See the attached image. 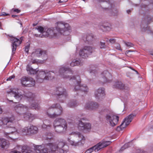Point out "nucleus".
Here are the masks:
<instances>
[{
  "label": "nucleus",
  "instance_id": "obj_1",
  "mask_svg": "<svg viewBox=\"0 0 153 153\" xmlns=\"http://www.w3.org/2000/svg\"><path fill=\"white\" fill-rule=\"evenodd\" d=\"M71 135L72 137L69 136L67 138L69 144L71 146H76L84 143L85 138L80 133H72Z\"/></svg>",
  "mask_w": 153,
  "mask_h": 153
},
{
  "label": "nucleus",
  "instance_id": "obj_2",
  "mask_svg": "<svg viewBox=\"0 0 153 153\" xmlns=\"http://www.w3.org/2000/svg\"><path fill=\"white\" fill-rule=\"evenodd\" d=\"M53 126L56 132L62 133L65 131L67 128L66 120L62 118H58L53 122Z\"/></svg>",
  "mask_w": 153,
  "mask_h": 153
},
{
  "label": "nucleus",
  "instance_id": "obj_3",
  "mask_svg": "<svg viewBox=\"0 0 153 153\" xmlns=\"http://www.w3.org/2000/svg\"><path fill=\"white\" fill-rule=\"evenodd\" d=\"M99 2H105L104 4L106 5L105 7H104L105 10H106L109 15L110 16H116L117 13L118 11L114 8V4L112 3L111 0H98Z\"/></svg>",
  "mask_w": 153,
  "mask_h": 153
},
{
  "label": "nucleus",
  "instance_id": "obj_4",
  "mask_svg": "<svg viewBox=\"0 0 153 153\" xmlns=\"http://www.w3.org/2000/svg\"><path fill=\"white\" fill-rule=\"evenodd\" d=\"M48 72H51V74H49V76L51 77L49 78V79L53 78L54 74L57 75H59L63 78H69L71 76L70 74L72 73L69 71V69L68 68H65L64 66L61 67L59 69L58 73H54L52 71H48Z\"/></svg>",
  "mask_w": 153,
  "mask_h": 153
},
{
  "label": "nucleus",
  "instance_id": "obj_5",
  "mask_svg": "<svg viewBox=\"0 0 153 153\" xmlns=\"http://www.w3.org/2000/svg\"><path fill=\"white\" fill-rule=\"evenodd\" d=\"M70 80L74 82L75 85L74 90L75 91L80 90L85 92H87L88 91V88L86 85H80V77L79 76H73V78H71Z\"/></svg>",
  "mask_w": 153,
  "mask_h": 153
},
{
  "label": "nucleus",
  "instance_id": "obj_6",
  "mask_svg": "<svg viewBox=\"0 0 153 153\" xmlns=\"http://www.w3.org/2000/svg\"><path fill=\"white\" fill-rule=\"evenodd\" d=\"M70 28L69 25L67 23L61 22H57L56 29L59 33L63 35H67L70 33Z\"/></svg>",
  "mask_w": 153,
  "mask_h": 153
},
{
  "label": "nucleus",
  "instance_id": "obj_7",
  "mask_svg": "<svg viewBox=\"0 0 153 153\" xmlns=\"http://www.w3.org/2000/svg\"><path fill=\"white\" fill-rule=\"evenodd\" d=\"M111 143V142L110 141L102 140L94 146L88 149L85 153H91L93 150L95 152H97L100 149L107 146Z\"/></svg>",
  "mask_w": 153,
  "mask_h": 153
},
{
  "label": "nucleus",
  "instance_id": "obj_8",
  "mask_svg": "<svg viewBox=\"0 0 153 153\" xmlns=\"http://www.w3.org/2000/svg\"><path fill=\"white\" fill-rule=\"evenodd\" d=\"M106 114L105 119L107 123L111 126H115L118 123L119 117L118 116L115 115L111 111Z\"/></svg>",
  "mask_w": 153,
  "mask_h": 153
},
{
  "label": "nucleus",
  "instance_id": "obj_9",
  "mask_svg": "<svg viewBox=\"0 0 153 153\" xmlns=\"http://www.w3.org/2000/svg\"><path fill=\"white\" fill-rule=\"evenodd\" d=\"M94 48L91 46H84L80 50L79 55L82 58H86L94 51Z\"/></svg>",
  "mask_w": 153,
  "mask_h": 153
},
{
  "label": "nucleus",
  "instance_id": "obj_10",
  "mask_svg": "<svg viewBox=\"0 0 153 153\" xmlns=\"http://www.w3.org/2000/svg\"><path fill=\"white\" fill-rule=\"evenodd\" d=\"M37 74L38 75L36 77V81L39 83L43 82L44 80H49V78L51 77L49 76V74H51V72H48L47 70L38 71Z\"/></svg>",
  "mask_w": 153,
  "mask_h": 153
},
{
  "label": "nucleus",
  "instance_id": "obj_11",
  "mask_svg": "<svg viewBox=\"0 0 153 153\" xmlns=\"http://www.w3.org/2000/svg\"><path fill=\"white\" fill-rule=\"evenodd\" d=\"M78 117L79 119L78 120L79 123L78 128L79 129L83 130L84 129H89L91 128V125L88 123L84 122L85 121L88 120V119L85 117L81 118V115H79Z\"/></svg>",
  "mask_w": 153,
  "mask_h": 153
},
{
  "label": "nucleus",
  "instance_id": "obj_12",
  "mask_svg": "<svg viewBox=\"0 0 153 153\" xmlns=\"http://www.w3.org/2000/svg\"><path fill=\"white\" fill-rule=\"evenodd\" d=\"M8 96H13L18 101H20L23 98H26V97L24 95L21 94L17 88H13L10 89L9 91L7 92Z\"/></svg>",
  "mask_w": 153,
  "mask_h": 153
},
{
  "label": "nucleus",
  "instance_id": "obj_13",
  "mask_svg": "<svg viewBox=\"0 0 153 153\" xmlns=\"http://www.w3.org/2000/svg\"><path fill=\"white\" fill-rule=\"evenodd\" d=\"M135 116V114H131L126 117L121 125L117 127V130L120 131L125 128L129 124Z\"/></svg>",
  "mask_w": 153,
  "mask_h": 153
},
{
  "label": "nucleus",
  "instance_id": "obj_14",
  "mask_svg": "<svg viewBox=\"0 0 153 153\" xmlns=\"http://www.w3.org/2000/svg\"><path fill=\"white\" fill-rule=\"evenodd\" d=\"M9 39L12 43L11 47H12V54H13L15 53L17 47L21 43L23 39L22 37H21L19 39L13 36H10Z\"/></svg>",
  "mask_w": 153,
  "mask_h": 153
},
{
  "label": "nucleus",
  "instance_id": "obj_15",
  "mask_svg": "<svg viewBox=\"0 0 153 153\" xmlns=\"http://www.w3.org/2000/svg\"><path fill=\"white\" fill-rule=\"evenodd\" d=\"M38 131V128L33 125L25 127L21 129V133L27 135L35 134L37 133Z\"/></svg>",
  "mask_w": 153,
  "mask_h": 153
},
{
  "label": "nucleus",
  "instance_id": "obj_16",
  "mask_svg": "<svg viewBox=\"0 0 153 153\" xmlns=\"http://www.w3.org/2000/svg\"><path fill=\"white\" fill-rule=\"evenodd\" d=\"M56 144L58 146V151L61 153H66L68 151V147L65 145L66 142L63 139H61L57 141Z\"/></svg>",
  "mask_w": 153,
  "mask_h": 153
},
{
  "label": "nucleus",
  "instance_id": "obj_17",
  "mask_svg": "<svg viewBox=\"0 0 153 153\" xmlns=\"http://www.w3.org/2000/svg\"><path fill=\"white\" fill-rule=\"evenodd\" d=\"M105 89L104 88H100L95 92V96L97 100H101L105 96Z\"/></svg>",
  "mask_w": 153,
  "mask_h": 153
},
{
  "label": "nucleus",
  "instance_id": "obj_18",
  "mask_svg": "<svg viewBox=\"0 0 153 153\" xmlns=\"http://www.w3.org/2000/svg\"><path fill=\"white\" fill-rule=\"evenodd\" d=\"M54 94L58 97L62 96L65 97L67 93L66 90L63 87H60L57 88L54 91Z\"/></svg>",
  "mask_w": 153,
  "mask_h": 153
},
{
  "label": "nucleus",
  "instance_id": "obj_19",
  "mask_svg": "<svg viewBox=\"0 0 153 153\" xmlns=\"http://www.w3.org/2000/svg\"><path fill=\"white\" fill-rule=\"evenodd\" d=\"M53 108H54V118L62 114V108L59 104L53 105Z\"/></svg>",
  "mask_w": 153,
  "mask_h": 153
},
{
  "label": "nucleus",
  "instance_id": "obj_20",
  "mask_svg": "<svg viewBox=\"0 0 153 153\" xmlns=\"http://www.w3.org/2000/svg\"><path fill=\"white\" fill-rule=\"evenodd\" d=\"M46 147L49 152H54L56 150L58 151V146L56 142L49 143L46 145Z\"/></svg>",
  "mask_w": 153,
  "mask_h": 153
},
{
  "label": "nucleus",
  "instance_id": "obj_21",
  "mask_svg": "<svg viewBox=\"0 0 153 153\" xmlns=\"http://www.w3.org/2000/svg\"><path fill=\"white\" fill-rule=\"evenodd\" d=\"M14 106V109L18 113H19V111H26L28 110V108L27 106L21 104H16Z\"/></svg>",
  "mask_w": 153,
  "mask_h": 153
},
{
  "label": "nucleus",
  "instance_id": "obj_22",
  "mask_svg": "<svg viewBox=\"0 0 153 153\" xmlns=\"http://www.w3.org/2000/svg\"><path fill=\"white\" fill-rule=\"evenodd\" d=\"M34 97V95L32 94L31 97L27 98H29L28 100L30 102L32 101V103L30 105L31 108L33 109L38 110L40 108V107L39 104L35 101Z\"/></svg>",
  "mask_w": 153,
  "mask_h": 153
},
{
  "label": "nucleus",
  "instance_id": "obj_23",
  "mask_svg": "<svg viewBox=\"0 0 153 153\" xmlns=\"http://www.w3.org/2000/svg\"><path fill=\"white\" fill-rule=\"evenodd\" d=\"M32 57L36 56L39 57L41 56H46V52L45 51L41 50L40 49H37L33 52L31 54Z\"/></svg>",
  "mask_w": 153,
  "mask_h": 153
},
{
  "label": "nucleus",
  "instance_id": "obj_24",
  "mask_svg": "<svg viewBox=\"0 0 153 153\" xmlns=\"http://www.w3.org/2000/svg\"><path fill=\"white\" fill-rule=\"evenodd\" d=\"M35 151L36 153H48V150L46 147H44L41 146H38L36 147Z\"/></svg>",
  "mask_w": 153,
  "mask_h": 153
},
{
  "label": "nucleus",
  "instance_id": "obj_25",
  "mask_svg": "<svg viewBox=\"0 0 153 153\" xmlns=\"http://www.w3.org/2000/svg\"><path fill=\"white\" fill-rule=\"evenodd\" d=\"M101 76L102 77L103 81L104 83L110 82L108 79V77L110 78L111 76L107 71H104L101 74Z\"/></svg>",
  "mask_w": 153,
  "mask_h": 153
},
{
  "label": "nucleus",
  "instance_id": "obj_26",
  "mask_svg": "<svg viewBox=\"0 0 153 153\" xmlns=\"http://www.w3.org/2000/svg\"><path fill=\"white\" fill-rule=\"evenodd\" d=\"M45 33L43 35V37H48L49 36H55V33L53 31V28H46L45 29Z\"/></svg>",
  "mask_w": 153,
  "mask_h": 153
},
{
  "label": "nucleus",
  "instance_id": "obj_27",
  "mask_svg": "<svg viewBox=\"0 0 153 153\" xmlns=\"http://www.w3.org/2000/svg\"><path fill=\"white\" fill-rule=\"evenodd\" d=\"M9 143L5 139L0 138V148L2 149H7L9 146Z\"/></svg>",
  "mask_w": 153,
  "mask_h": 153
},
{
  "label": "nucleus",
  "instance_id": "obj_28",
  "mask_svg": "<svg viewBox=\"0 0 153 153\" xmlns=\"http://www.w3.org/2000/svg\"><path fill=\"white\" fill-rule=\"evenodd\" d=\"M35 30H38V32H39L41 33H42V35H38L37 34H35V36L37 37H43V35H44V33H45V29L43 27L41 26H39L37 27H36L35 28Z\"/></svg>",
  "mask_w": 153,
  "mask_h": 153
},
{
  "label": "nucleus",
  "instance_id": "obj_29",
  "mask_svg": "<svg viewBox=\"0 0 153 153\" xmlns=\"http://www.w3.org/2000/svg\"><path fill=\"white\" fill-rule=\"evenodd\" d=\"M54 112V108H53L52 105L47 110V114L49 117L53 118Z\"/></svg>",
  "mask_w": 153,
  "mask_h": 153
},
{
  "label": "nucleus",
  "instance_id": "obj_30",
  "mask_svg": "<svg viewBox=\"0 0 153 153\" xmlns=\"http://www.w3.org/2000/svg\"><path fill=\"white\" fill-rule=\"evenodd\" d=\"M113 87L114 88L122 89L124 88V85L121 82L116 81L114 83Z\"/></svg>",
  "mask_w": 153,
  "mask_h": 153
},
{
  "label": "nucleus",
  "instance_id": "obj_31",
  "mask_svg": "<svg viewBox=\"0 0 153 153\" xmlns=\"http://www.w3.org/2000/svg\"><path fill=\"white\" fill-rule=\"evenodd\" d=\"M7 131H8V132L7 133L9 134H12L13 133L16 132V133L19 134L20 133H21V131H18V130H17L14 127H9L7 129Z\"/></svg>",
  "mask_w": 153,
  "mask_h": 153
},
{
  "label": "nucleus",
  "instance_id": "obj_32",
  "mask_svg": "<svg viewBox=\"0 0 153 153\" xmlns=\"http://www.w3.org/2000/svg\"><path fill=\"white\" fill-rule=\"evenodd\" d=\"M27 82L26 87H33L35 85V80L31 78L28 77V80Z\"/></svg>",
  "mask_w": 153,
  "mask_h": 153
},
{
  "label": "nucleus",
  "instance_id": "obj_33",
  "mask_svg": "<svg viewBox=\"0 0 153 153\" xmlns=\"http://www.w3.org/2000/svg\"><path fill=\"white\" fill-rule=\"evenodd\" d=\"M27 70L28 71H29V73L30 74H34L37 73L38 71L36 69H33L32 67H30L29 65L27 66Z\"/></svg>",
  "mask_w": 153,
  "mask_h": 153
},
{
  "label": "nucleus",
  "instance_id": "obj_34",
  "mask_svg": "<svg viewBox=\"0 0 153 153\" xmlns=\"http://www.w3.org/2000/svg\"><path fill=\"white\" fill-rule=\"evenodd\" d=\"M7 117L3 118L1 120H0V126L2 128L5 127V125H7Z\"/></svg>",
  "mask_w": 153,
  "mask_h": 153
},
{
  "label": "nucleus",
  "instance_id": "obj_35",
  "mask_svg": "<svg viewBox=\"0 0 153 153\" xmlns=\"http://www.w3.org/2000/svg\"><path fill=\"white\" fill-rule=\"evenodd\" d=\"M51 125L49 120H45L43 124L42 125V127L44 128H47V127H51Z\"/></svg>",
  "mask_w": 153,
  "mask_h": 153
},
{
  "label": "nucleus",
  "instance_id": "obj_36",
  "mask_svg": "<svg viewBox=\"0 0 153 153\" xmlns=\"http://www.w3.org/2000/svg\"><path fill=\"white\" fill-rule=\"evenodd\" d=\"M28 78V77H23L21 79V83L23 85L25 86H26V83H27Z\"/></svg>",
  "mask_w": 153,
  "mask_h": 153
},
{
  "label": "nucleus",
  "instance_id": "obj_37",
  "mask_svg": "<svg viewBox=\"0 0 153 153\" xmlns=\"http://www.w3.org/2000/svg\"><path fill=\"white\" fill-rule=\"evenodd\" d=\"M93 38V35L92 34H88L86 36L85 39H83V40L85 41H90L92 40Z\"/></svg>",
  "mask_w": 153,
  "mask_h": 153
},
{
  "label": "nucleus",
  "instance_id": "obj_38",
  "mask_svg": "<svg viewBox=\"0 0 153 153\" xmlns=\"http://www.w3.org/2000/svg\"><path fill=\"white\" fill-rule=\"evenodd\" d=\"M94 104V102L90 101L87 102L85 105V108L86 109L90 110V107L91 108Z\"/></svg>",
  "mask_w": 153,
  "mask_h": 153
},
{
  "label": "nucleus",
  "instance_id": "obj_39",
  "mask_svg": "<svg viewBox=\"0 0 153 153\" xmlns=\"http://www.w3.org/2000/svg\"><path fill=\"white\" fill-rule=\"evenodd\" d=\"M27 117V119L29 118L28 120L30 121H31L35 119L37 117V115L33 114H29V117Z\"/></svg>",
  "mask_w": 153,
  "mask_h": 153
},
{
  "label": "nucleus",
  "instance_id": "obj_40",
  "mask_svg": "<svg viewBox=\"0 0 153 153\" xmlns=\"http://www.w3.org/2000/svg\"><path fill=\"white\" fill-rule=\"evenodd\" d=\"M77 105L78 103L76 101L70 102L68 105V107L71 108L74 107Z\"/></svg>",
  "mask_w": 153,
  "mask_h": 153
},
{
  "label": "nucleus",
  "instance_id": "obj_41",
  "mask_svg": "<svg viewBox=\"0 0 153 153\" xmlns=\"http://www.w3.org/2000/svg\"><path fill=\"white\" fill-rule=\"evenodd\" d=\"M34 150L33 149L27 147L24 152L26 153H34Z\"/></svg>",
  "mask_w": 153,
  "mask_h": 153
},
{
  "label": "nucleus",
  "instance_id": "obj_42",
  "mask_svg": "<svg viewBox=\"0 0 153 153\" xmlns=\"http://www.w3.org/2000/svg\"><path fill=\"white\" fill-rule=\"evenodd\" d=\"M130 146L129 143H128L125 144L123 146H122L120 149L119 150V152H121L123 151L124 149L127 148Z\"/></svg>",
  "mask_w": 153,
  "mask_h": 153
},
{
  "label": "nucleus",
  "instance_id": "obj_43",
  "mask_svg": "<svg viewBox=\"0 0 153 153\" xmlns=\"http://www.w3.org/2000/svg\"><path fill=\"white\" fill-rule=\"evenodd\" d=\"M98 107V104L97 103L94 102V104L91 108L90 107V110L95 109L97 108Z\"/></svg>",
  "mask_w": 153,
  "mask_h": 153
},
{
  "label": "nucleus",
  "instance_id": "obj_44",
  "mask_svg": "<svg viewBox=\"0 0 153 153\" xmlns=\"http://www.w3.org/2000/svg\"><path fill=\"white\" fill-rule=\"evenodd\" d=\"M101 28L104 31H109L110 29V28L109 27L104 25L102 26Z\"/></svg>",
  "mask_w": 153,
  "mask_h": 153
},
{
  "label": "nucleus",
  "instance_id": "obj_45",
  "mask_svg": "<svg viewBox=\"0 0 153 153\" xmlns=\"http://www.w3.org/2000/svg\"><path fill=\"white\" fill-rule=\"evenodd\" d=\"M7 118V125H8V123H12L13 121L14 120H15V118H14V117L13 116H12L10 118Z\"/></svg>",
  "mask_w": 153,
  "mask_h": 153
},
{
  "label": "nucleus",
  "instance_id": "obj_46",
  "mask_svg": "<svg viewBox=\"0 0 153 153\" xmlns=\"http://www.w3.org/2000/svg\"><path fill=\"white\" fill-rule=\"evenodd\" d=\"M76 66H81L82 65V62L79 59H75Z\"/></svg>",
  "mask_w": 153,
  "mask_h": 153
},
{
  "label": "nucleus",
  "instance_id": "obj_47",
  "mask_svg": "<svg viewBox=\"0 0 153 153\" xmlns=\"http://www.w3.org/2000/svg\"><path fill=\"white\" fill-rule=\"evenodd\" d=\"M29 113H26L22 114L21 116H23V117L25 119L27 120H28L29 118L27 119V117H29Z\"/></svg>",
  "mask_w": 153,
  "mask_h": 153
},
{
  "label": "nucleus",
  "instance_id": "obj_48",
  "mask_svg": "<svg viewBox=\"0 0 153 153\" xmlns=\"http://www.w3.org/2000/svg\"><path fill=\"white\" fill-rule=\"evenodd\" d=\"M124 43L127 46L129 47H132L133 46V44L131 42H125Z\"/></svg>",
  "mask_w": 153,
  "mask_h": 153
},
{
  "label": "nucleus",
  "instance_id": "obj_49",
  "mask_svg": "<svg viewBox=\"0 0 153 153\" xmlns=\"http://www.w3.org/2000/svg\"><path fill=\"white\" fill-rule=\"evenodd\" d=\"M70 65L72 67H74L75 66H76V62L75 59H74L70 63Z\"/></svg>",
  "mask_w": 153,
  "mask_h": 153
},
{
  "label": "nucleus",
  "instance_id": "obj_50",
  "mask_svg": "<svg viewBox=\"0 0 153 153\" xmlns=\"http://www.w3.org/2000/svg\"><path fill=\"white\" fill-rule=\"evenodd\" d=\"M114 47L116 48L118 50H120L122 51V50L120 48V46L119 44H116L115 45V46Z\"/></svg>",
  "mask_w": 153,
  "mask_h": 153
},
{
  "label": "nucleus",
  "instance_id": "obj_51",
  "mask_svg": "<svg viewBox=\"0 0 153 153\" xmlns=\"http://www.w3.org/2000/svg\"><path fill=\"white\" fill-rule=\"evenodd\" d=\"M105 45L104 42H100V47L101 48H105Z\"/></svg>",
  "mask_w": 153,
  "mask_h": 153
},
{
  "label": "nucleus",
  "instance_id": "obj_52",
  "mask_svg": "<svg viewBox=\"0 0 153 153\" xmlns=\"http://www.w3.org/2000/svg\"><path fill=\"white\" fill-rule=\"evenodd\" d=\"M53 135L51 133L48 134V135L46 137L47 140L50 139L52 138Z\"/></svg>",
  "mask_w": 153,
  "mask_h": 153
},
{
  "label": "nucleus",
  "instance_id": "obj_53",
  "mask_svg": "<svg viewBox=\"0 0 153 153\" xmlns=\"http://www.w3.org/2000/svg\"><path fill=\"white\" fill-rule=\"evenodd\" d=\"M30 48V45H28L26 46L25 47V51L27 53L29 51V49Z\"/></svg>",
  "mask_w": 153,
  "mask_h": 153
},
{
  "label": "nucleus",
  "instance_id": "obj_54",
  "mask_svg": "<svg viewBox=\"0 0 153 153\" xmlns=\"http://www.w3.org/2000/svg\"><path fill=\"white\" fill-rule=\"evenodd\" d=\"M14 77H15V76L14 75H12V76H10V77H9L8 78H7V81L11 80L12 79H13Z\"/></svg>",
  "mask_w": 153,
  "mask_h": 153
},
{
  "label": "nucleus",
  "instance_id": "obj_55",
  "mask_svg": "<svg viewBox=\"0 0 153 153\" xmlns=\"http://www.w3.org/2000/svg\"><path fill=\"white\" fill-rule=\"evenodd\" d=\"M115 41L116 40L115 39H111L109 40L110 42L111 43H113L115 42Z\"/></svg>",
  "mask_w": 153,
  "mask_h": 153
},
{
  "label": "nucleus",
  "instance_id": "obj_56",
  "mask_svg": "<svg viewBox=\"0 0 153 153\" xmlns=\"http://www.w3.org/2000/svg\"><path fill=\"white\" fill-rule=\"evenodd\" d=\"M9 15V14L6 13L4 12H1L0 14V16H7V15Z\"/></svg>",
  "mask_w": 153,
  "mask_h": 153
},
{
  "label": "nucleus",
  "instance_id": "obj_57",
  "mask_svg": "<svg viewBox=\"0 0 153 153\" xmlns=\"http://www.w3.org/2000/svg\"><path fill=\"white\" fill-rule=\"evenodd\" d=\"M13 11L17 12V13H19L20 12V11L18 9H16L13 10Z\"/></svg>",
  "mask_w": 153,
  "mask_h": 153
},
{
  "label": "nucleus",
  "instance_id": "obj_58",
  "mask_svg": "<svg viewBox=\"0 0 153 153\" xmlns=\"http://www.w3.org/2000/svg\"><path fill=\"white\" fill-rule=\"evenodd\" d=\"M68 0H60L59 3L65 2H67Z\"/></svg>",
  "mask_w": 153,
  "mask_h": 153
},
{
  "label": "nucleus",
  "instance_id": "obj_59",
  "mask_svg": "<svg viewBox=\"0 0 153 153\" xmlns=\"http://www.w3.org/2000/svg\"><path fill=\"white\" fill-rule=\"evenodd\" d=\"M37 62V61H36V60H33L31 62H32V63H36Z\"/></svg>",
  "mask_w": 153,
  "mask_h": 153
},
{
  "label": "nucleus",
  "instance_id": "obj_60",
  "mask_svg": "<svg viewBox=\"0 0 153 153\" xmlns=\"http://www.w3.org/2000/svg\"><path fill=\"white\" fill-rule=\"evenodd\" d=\"M133 51H131V50L127 51H126V53H128V52H133Z\"/></svg>",
  "mask_w": 153,
  "mask_h": 153
},
{
  "label": "nucleus",
  "instance_id": "obj_61",
  "mask_svg": "<svg viewBox=\"0 0 153 153\" xmlns=\"http://www.w3.org/2000/svg\"><path fill=\"white\" fill-rule=\"evenodd\" d=\"M130 68H131V69H132V70H134V71H135L137 73V74H138V72H137V71H135V70H134V69H133L132 68H131V67H130Z\"/></svg>",
  "mask_w": 153,
  "mask_h": 153
},
{
  "label": "nucleus",
  "instance_id": "obj_62",
  "mask_svg": "<svg viewBox=\"0 0 153 153\" xmlns=\"http://www.w3.org/2000/svg\"><path fill=\"white\" fill-rule=\"evenodd\" d=\"M2 112V109L0 107V114H1V113Z\"/></svg>",
  "mask_w": 153,
  "mask_h": 153
},
{
  "label": "nucleus",
  "instance_id": "obj_63",
  "mask_svg": "<svg viewBox=\"0 0 153 153\" xmlns=\"http://www.w3.org/2000/svg\"><path fill=\"white\" fill-rule=\"evenodd\" d=\"M131 10H127V12L128 13H129L130 12Z\"/></svg>",
  "mask_w": 153,
  "mask_h": 153
},
{
  "label": "nucleus",
  "instance_id": "obj_64",
  "mask_svg": "<svg viewBox=\"0 0 153 153\" xmlns=\"http://www.w3.org/2000/svg\"><path fill=\"white\" fill-rule=\"evenodd\" d=\"M12 17H15V16H16V15H12Z\"/></svg>",
  "mask_w": 153,
  "mask_h": 153
}]
</instances>
